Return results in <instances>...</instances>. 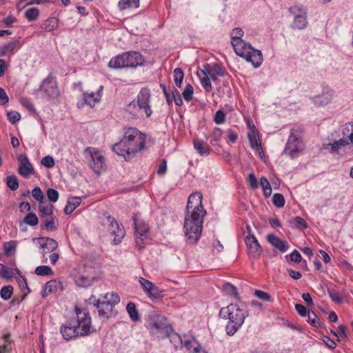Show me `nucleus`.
I'll list each match as a JSON object with an SVG mask.
<instances>
[{"instance_id": "35", "label": "nucleus", "mask_w": 353, "mask_h": 353, "mask_svg": "<svg viewBox=\"0 0 353 353\" xmlns=\"http://www.w3.org/2000/svg\"><path fill=\"white\" fill-rule=\"evenodd\" d=\"M60 286V283L57 280H52L46 283L45 286L43 296H47L49 293L55 292Z\"/></svg>"}, {"instance_id": "20", "label": "nucleus", "mask_w": 353, "mask_h": 353, "mask_svg": "<svg viewBox=\"0 0 353 353\" xmlns=\"http://www.w3.org/2000/svg\"><path fill=\"white\" fill-rule=\"evenodd\" d=\"M91 157L92 163H90V166L95 173L99 174L101 170L105 167V158L98 151L92 152Z\"/></svg>"}, {"instance_id": "59", "label": "nucleus", "mask_w": 353, "mask_h": 353, "mask_svg": "<svg viewBox=\"0 0 353 353\" xmlns=\"http://www.w3.org/2000/svg\"><path fill=\"white\" fill-rule=\"evenodd\" d=\"M329 296L334 302L341 303L342 302V297L340 294L336 290H329Z\"/></svg>"}, {"instance_id": "14", "label": "nucleus", "mask_w": 353, "mask_h": 353, "mask_svg": "<svg viewBox=\"0 0 353 353\" xmlns=\"http://www.w3.org/2000/svg\"><path fill=\"white\" fill-rule=\"evenodd\" d=\"M148 323L150 329L159 330L166 327V319L156 311L150 313Z\"/></svg>"}, {"instance_id": "4", "label": "nucleus", "mask_w": 353, "mask_h": 353, "mask_svg": "<svg viewBox=\"0 0 353 353\" xmlns=\"http://www.w3.org/2000/svg\"><path fill=\"white\" fill-rule=\"evenodd\" d=\"M219 315L223 319L229 320L225 326V332L228 335L232 336L243 324L248 316V312L243 305L230 303L221 309Z\"/></svg>"}, {"instance_id": "63", "label": "nucleus", "mask_w": 353, "mask_h": 353, "mask_svg": "<svg viewBox=\"0 0 353 353\" xmlns=\"http://www.w3.org/2000/svg\"><path fill=\"white\" fill-rule=\"evenodd\" d=\"M295 309L297 313L301 316H305L308 315V312H310L304 305L301 304H296Z\"/></svg>"}, {"instance_id": "53", "label": "nucleus", "mask_w": 353, "mask_h": 353, "mask_svg": "<svg viewBox=\"0 0 353 353\" xmlns=\"http://www.w3.org/2000/svg\"><path fill=\"white\" fill-rule=\"evenodd\" d=\"M162 292V290H161L157 286L154 285L147 294L150 299H157L161 296Z\"/></svg>"}, {"instance_id": "25", "label": "nucleus", "mask_w": 353, "mask_h": 353, "mask_svg": "<svg viewBox=\"0 0 353 353\" xmlns=\"http://www.w3.org/2000/svg\"><path fill=\"white\" fill-rule=\"evenodd\" d=\"M17 41H12L7 43L0 45V57L12 54L17 48Z\"/></svg>"}, {"instance_id": "44", "label": "nucleus", "mask_w": 353, "mask_h": 353, "mask_svg": "<svg viewBox=\"0 0 353 353\" xmlns=\"http://www.w3.org/2000/svg\"><path fill=\"white\" fill-rule=\"evenodd\" d=\"M198 77L199 78V80L201 81V83L203 86V88L207 91V92H211L212 90V87L210 83V77L207 76H202L200 73L198 74Z\"/></svg>"}, {"instance_id": "30", "label": "nucleus", "mask_w": 353, "mask_h": 353, "mask_svg": "<svg viewBox=\"0 0 353 353\" xmlns=\"http://www.w3.org/2000/svg\"><path fill=\"white\" fill-rule=\"evenodd\" d=\"M126 110L134 117L145 115L144 111H143L142 108H139V105L135 101L130 102L127 105Z\"/></svg>"}, {"instance_id": "16", "label": "nucleus", "mask_w": 353, "mask_h": 353, "mask_svg": "<svg viewBox=\"0 0 353 353\" xmlns=\"http://www.w3.org/2000/svg\"><path fill=\"white\" fill-rule=\"evenodd\" d=\"M248 253L250 256L256 258L260 256L262 250L257 239L254 235H248L245 238Z\"/></svg>"}, {"instance_id": "28", "label": "nucleus", "mask_w": 353, "mask_h": 353, "mask_svg": "<svg viewBox=\"0 0 353 353\" xmlns=\"http://www.w3.org/2000/svg\"><path fill=\"white\" fill-rule=\"evenodd\" d=\"M108 66L114 69H119L122 68H127L125 65V59L124 53L119 54L110 59Z\"/></svg>"}, {"instance_id": "49", "label": "nucleus", "mask_w": 353, "mask_h": 353, "mask_svg": "<svg viewBox=\"0 0 353 353\" xmlns=\"http://www.w3.org/2000/svg\"><path fill=\"white\" fill-rule=\"evenodd\" d=\"M13 292V288L11 285L4 286L1 288L0 292L1 297L3 300H8Z\"/></svg>"}, {"instance_id": "2", "label": "nucleus", "mask_w": 353, "mask_h": 353, "mask_svg": "<svg viewBox=\"0 0 353 353\" xmlns=\"http://www.w3.org/2000/svg\"><path fill=\"white\" fill-rule=\"evenodd\" d=\"M145 136L134 128L125 130L123 139L112 146V150L126 161L134 158L145 147Z\"/></svg>"}, {"instance_id": "7", "label": "nucleus", "mask_w": 353, "mask_h": 353, "mask_svg": "<svg viewBox=\"0 0 353 353\" xmlns=\"http://www.w3.org/2000/svg\"><path fill=\"white\" fill-rule=\"evenodd\" d=\"M75 312L77 319L73 324L80 336H87L96 331L92 325V319L88 312L81 311L78 307L75 308Z\"/></svg>"}, {"instance_id": "27", "label": "nucleus", "mask_w": 353, "mask_h": 353, "mask_svg": "<svg viewBox=\"0 0 353 353\" xmlns=\"http://www.w3.org/2000/svg\"><path fill=\"white\" fill-rule=\"evenodd\" d=\"M59 26V19L56 17H50L46 20L40 26L43 32H51Z\"/></svg>"}, {"instance_id": "11", "label": "nucleus", "mask_w": 353, "mask_h": 353, "mask_svg": "<svg viewBox=\"0 0 353 353\" xmlns=\"http://www.w3.org/2000/svg\"><path fill=\"white\" fill-rule=\"evenodd\" d=\"M107 221L108 222V230L112 236H114V243L117 245L120 243L125 235V231L122 225L118 222L110 215L106 216Z\"/></svg>"}, {"instance_id": "57", "label": "nucleus", "mask_w": 353, "mask_h": 353, "mask_svg": "<svg viewBox=\"0 0 353 353\" xmlns=\"http://www.w3.org/2000/svg\"><path fill=\"white\" fill-rule=\"evenodd\" d=\"M139 283L141 285V286L143 287V288L144 290V292L146 294H148L149 292L150 289L154 285L152 282H150V281H148V280H147V279H144L143 277H140Z\"/></svg>"}, {"instance_id": "64", "label": "nucleus", "mask_w": 353, "mask_h": 353, "mask_svg": "<svg viewBox=\"0 0 353 353\" xmlns=\"http://www.w3.org/2000/svg\"><path fill=\"white\" fill-rule=\"evenodd\" d=\"M323 342L330 349L333 350L336 347V343L327 336H323L321 337Z\"/></svg>"}, {"instance_id": "8", "label": "nucleus", "mask_w": 353, "mask_h": 353, "mask_svg": "<svg viewBox=\"0 0 353 353\" xmlns=\"http://www.w3.org/2000/svg\"><path fill=\"white\" fill-rule=\"evenodd\" d=\"M70 275L75 284L79 288H87L92 285L94 276L91 274V269L86 266H81L72 270Z\"/></svg>"}, {"instance_id": "39", "label": "nucleus", "mask_w": 353, "mask_h": 353, "mask_svg": "<svg viewBox=\"0 0 353 353\" xmlns=\"http://www.w3.org/2000/svg\"><path fill=\"white\" fill-rule=\"evenodd\" d=\"M34 272L39 276H51L53 274L52 268L47 265H40L37 267Z\"/></svg>"}, {"instance_id": "32", "label": "nucleus", "mask_w": 353, "mask_h": 353, "mask_svg": "<svg viewBox=\"0 0 353 353\" xmlns=\"http://www.w3.org/2000/svg\"><path fill=\"white\" fill-rule=\"evenodd\" d=\"M118 7L120 10H124L128 8H137L139 7V0H120Z\"/></svg>"}, {"instance_id": "10", "label": "nucleus", "mask_w": 353, "mask_h": 353, "mask_svg": "<svg viewBox=\"0 0 353 353\" xmlns=\"http://www.w3.org/2000/svg\"><path fill=\"white\" fill-rule=\"evenodd\" d=\"M134 224L136 235V244L139 248L143 247L144 241L148 239V227L137 216H134Z\"/></svg>"}, {"instance_id": "60", "label": "nucleus", "mask_w": 353, "mask_h": 353, "mask_svg": "<svg viewBox=\"0 0 353 353\" xmlns=\"http://www.w3.org/2000/svg\"><path fill=\"white\" fill-rule=\"evenodd\" d=\"M225 119V114L222 110H218L214 115V121L216 124H221L224 123Z\"/></svg>"}, {"instance_id": "58", "label": "nucleus", "mask_w": 353, "mask_h": 353, "mask_svg": "<svg viewBox=\"0 0 353 353\" xmlns=\"http://www.w3.org/2000/svg\"><path fill=\"white\" fill-rule=\"evenodd\" d=\"M7 117L9 121L12 124L16 123L21 119L20 114L18 112L15 111L8 112L7 114Z\"/></svg>"}, {"instance_id": "37", "label": "nucleus", "mask_w": 353, "mask_h": 353, "mask_svg": "<svg viewBox=\"0 0 353 353\" xmlns=\"http://www.w3.org/2000/svg\"><path fill=\"white\" fill-rule=\"evenodd\" d=\"M39 10L37 8H30L25 12V17L29 21H36L39 16Z\"/></svg>"}, {"instance_id": "52", "label": "nucleus", "mask_w": 353, "mask_h": 353, "mask_svg": "<svg viewBox=\"0 0 353 353\" xmlns=\"http://www.w3.org/2000/svg\"><path fill=\"white\" fill-rule=\"evenodd\" d=\"M57 219L54 215L49 216L44 221V225L48 230H55L57 227L55 225V221Z\"/></svg>"}, {"instance_id": "18", "label": "nucleus", "mask_w": 353, "mask_h": 353, "mask_svg": "<svg viewBox=\"0 0 353 353\" xmlns=\"http://www.w3.org/2000/svg\"><path fill=\"white\" fill-rule=\"evenodd\" d=\"M20 165L19 167V173L25 178L28 177L30 175L34 174V169L32 165L29 161L28 157L22 154L19 158Z\"/></svg>"}, {"instance_id": "50", "label": "nucleus", "mask_w": 353, "mask_h": 353, "mask_svg": "<svg viewBox=\"0 0 353 353\" xmlns=\"http://www.w3.org/2000/svg\"><path fill=\"white\" fill-rule=\"evenodd\" d=\"M272 202L277 208H282L285 205V199L281 194L276 193L272 196Z\"/></svg>"}, {"instance_id": "43", "label": "nucleus", "mask_w": 353, "mask_h": 353, "mask_svg": "<svg viewBox=\"0 0 353 353\" xmlns=\"http://www.w3.org/2000/svg\"><path fill=\"white\" fill-rule=\"evenodd\" d=\"M54 206L52 204L44 205L43 203H39V210L42 213L43 216H52Z\"/></svg>"}, {"instance_id": "26", "label": "nucleus", "mask_w": 353, "mask_h": 353, "mask_svg": "<svg viewBox=\"0 0 353 353\" xmlns=\"http://www.w3.org/2000/svg\"><path fill=\"white\" fill-rule=\"evenodd\" d=\"M332 99V91L323 92L314 98V103L319 106H325L329 104Z\"/></svg>"}, {"instance_id": "31", "label": "nucleus", "mask_w": 353, "mask_h": 353, "mask_svg": "<svg viewBox=\"0 0 353 353\" xmlns=\"http://www.w3.org/2000/svg\"><path fill=\"white\" fill-rule=\"evenodd\" d=\"M225 75V71L222 68L220 64L214 63L212 64V72L210 74L211 80L216 81L219 77H223Z\"/></svg>"}, {"instance_id": "1", "label": "nucleus", "mask_w": 353, "mask_h": 353, "mask_svg": "<svg viewBox=\"0 0 353 353\" xmlns=\"http://www.w3.org/2000/svg\"><path fill=\"white\" fill-rule=\"evenodd\" d=\"M202 199L201 192L192 193L189 196L186 205L183 228L185 236L192 243H196L201 236L206 214L202 205Z\"/></svg>"}, {"instance_id": "55", "label": "nucleus", "mask_w": 353, "mask_h": 353, "mask_svg": "<svg viewBox=\"0 0 353 353\" xmlns=\"http://www.w3.org/2000/svg\"><path fill=\"white\" fill-rule=\"evenodd\" d=\"M41 164L47 168H52L54 166L55 161L52 157L48 155L44 157L41 161Z\"/></svg>"}, {"instance_id": "54", "label": "nucleus", "mask_w": 353, "mask_h": 353, "mask_svg": "<svg viewBox=\"0 0 353 353\" xmlns=\"http://www.w3.org/2000/svg\"><path fill=\"white\" fill-rule=\"evenodd\" d=\"M193 92V87L190 84H188L182 93L184 99L187 101H190L192 98Z\"/></svg>"}, {"instance_id": "47", "label": "nucleus", "mask_w": 353, "mask_h": 353, "mask_svg": "<svg viewBox=\"0 0 353 353\" xmlns=\"http://www.w3.org/2000/svg\"><path fill=\"white\" fill-rule=\"evenodd\" d=\"M6 184L11 190H16L19 188V181L15 175H11L6 178Z\"/></svg>"}, {"instance_id": "6", "label": "nucleus", "mask_w": 353, "mask_h": 353, "mask_svg": "<svg viewBox=\"0 0 353 353\" xmlns=\"http://www.w3.org/2000/svg\"><path fill=\"white\" fill-rule=\"evenodd\" d=\"M302 130L301 128H292L284 153L292 159L295 158L303 150Z\"/></svg>"}, {"instance_id": "41", "label": "nucleus", "mask_w": 353, "mask_h": 353, "mask_svg": "<svg viewBox=\"0 0 353 353\" xmlns=\"http://www.w3.org/2000/svg\"><path fill=\"white\" fill-rule=\"evenodd\" d=\"M224 291L229 295L234 296L237 300H240L239 295L237 292V289L235 286L230 283H226L223 285Z\"/></svg>"}, {"instance_id": "22", "label": "nucleus", "mask_w": 353, "mask_h": 353, "mask_svg": "<svg viewBox=\"0 0 353 353\" xmlns=\"http://www.w3.org/2000/svg\"><path fill=\"white\" fill-rule=\"evenodd\" d=\"M103 89V86L101 85L97 92H83V96L85 103L90 107H94L97 103L100 101Z\"/></svg>"}, {"instance_id": "38", "label": "nucleus", "mask_w": 353, "mask_h": 353, "mask_svg": "<svg viewBox=\"0 0 353 353\" xmlns=\"http://www.w3.org/2000/svg\"><path fill=\"white\" fill-rule=\"evenodd\" d=\"M307 317L309 323L313 327H321L322 326L323 323L314 312H308Z\"/></svg>"}, {"instance_id": "45", "label": "nucleus", "mask_w": 353, "mask_h": 353, "mask_svg": "<svg viewBox=\"0 0 353 353\" xmlns=\"http://www.w3.org/2000/svg\"><path fill=\"white\" fill-rule=\"evenodd\" d=\"M23 222L30 226H35L39 223V219L34 213H28L23 219Z\"/></svg>"}, {"instance_id": "3", "label": "nucleus", "mask_w": 353, "mask_h": 353, "mask_svg": "<svg viewBox=\"0 0 353 353\" xmlns=\"http://www.w3.org/2000/svg\"><path fill=\"white\" fill-rule=\"evenodd\" d=\"M231 35V44L235 53L247 61L252 63L254 68H259L263 62L262 53L241 39L243 35V30L240 28H234Z\"/></svg>"}, {"instance_id": "9", "label": "nucleus", "mask_w": 353, "mask_h": 353, "mask_svg": "<svg viewBox=\"0 0 353 353\" xmlns=\"http://www.w3.org/2000/svg\"><path fill=\"white\" fill-rule=\"evenodd\" d=\"M294 16L292 27L294 29L302 30L307 25V8L302 6L295 5L289 9Z\"/></svg>"}, {"instance_id": "61", "label": "nucleus", "mask_w": 353, "mask_h": 353, "mask_svg": "<svg viewBox=\"0 0 353 353\" xmlns=\"http://www.w3.org/2000/svg\"><path fill=\"white\" fill-rule=\"evenodd\" d=\"M254 295L263 301H270V294L264 291L259 290H255Z\"/></svg>"}, {"instance_id": "13", "label": "nucleus", "mask_w": 353, "mask_h": 353, "mask_svg": "<svg viewBox=\"0 0 353 353\" xmlns=\"http://www.w3.org/2000/svg\"><path fill=\"white\" fill-rule=\"evenodd\" d=\"M150 92L148 88H142L137 95V101H136L139 108H142L144 111V114L146 117H150L152 114L150 105Z\"/></svg>"}, {"instance_id": "36", "label": "nucleus", "mask_w": 353, "mask_h": 353, "mask_svg": "<svg viewBox=\"0 0 353 353\" xmlns=\"http://www.w3.org/2000/svg\"><path fill=\"white\" fill-rule=\"evenodd\" d=\"M290 224L293 228L305 229L307 227L305 221L300 216H296L290 221Z\"/></svg>"}, {"instance_id": "33", "label": "nucleus", "mask_w": 353, "mask_h": 353, "mask_svg": "<svg viewBox=\"0 0 353 353\" xmlns=\"http://www.w3.org/2000/svg\"><path fill=\"white\" fill-rule=\"evenodd\" d=\"M126 310L132 321L134 322L139 321L140 317L137 310L136 305L134 303H128L126 306Z\"/></svg>"}, {"instance_id": "5", "label": "nucleus", "mask_w": 353, "mask_h": 353, "mask_svg": "<svg viewBox=\"0 0 353 353\" xmlns=\"http://www.w3.org/2000/svg\"><path fill=\"white\" fill-rule=\"evenodd\" d=\"M342 134L343 137L339 140L323 144V149L340 157L352 155L353 154V122L347 123L342 127Z\"/></svg>"}, {"instance_id": "29", "label": "nucleus", "mask_w": 353, "mask_h": 353, "mask_svg": "<svg viewBox=\"0 0 353 353\" xmlns=\"http://www.w3.org/2000/svg\"><path fill=\"white\" fill-rule=\"evenodd\" d=\"M81 199L80 197L74 196L69 198L68 203L64 208L65 214H71L81 204Z\"/></svg>"}, {"instance_id": "51", "label": "nucleus", "mask_w": 353, "mask_h": 353, "mask_svg": "<svg viewBox=\"0 0 353 353\" xmlns=\"http://www.w3.org/2000/svg\"><path fill=\"white\" fill-rule=\"evenodd\" d=\"M32 195L39 203H44V195L39 187H36L32 190Z\"/></svg>"}, {"instance_id": "46", "label": "nucleus", "mask_w": 353, "mask_h": 353, "mask_svg": "<svg viewBox=\"0 0 353 353\" xmlns=\"http://www.w3.org/2000/svg\"><path fill=\"white\" fill-rule=\"evenodd\" d=\"M105 299H106V301H104L105 303H108L109 304H111L112 307L113 308L115 305L119 303L120 301V297L117 294L115 293H108Z\"/></svg>"}, {"instance_id": "40", "label": "nucleus", "mask_w": 353, "mask_h": 353, "mask_svg": "<svg viewBox=\"0 0 353 353\" xmlns=\"http://www.w3.org/2000/svg\"><path fill=\"white\" fill-rule=\"evenodd\" d=\"M14 276L12 269L0 263V276L3 279H10Z\"/></svg>"}, {"instance_id": "24", "label": "nucleus", "mask_w": 353, "mask_h": 353, "mask_svg": "<svg viewBox=\"0 0 353 353\" xmlns=\"http://www.w3.org/2000/svg\"><path fill=\"white\" fill-rule=\"evenodd\" d=\"M193 145L194 149L201 156H208L210 153L211 148L202 139H194Z\"/></svg>"}, {"instance_id": "21", "label": "nucleus", "mask_w": 353, "mask_h": 353, "mask_svg": "<svg viewBox=\"0 0 353 353\" xmlns=\"http://www.w3.org/2000/svg\"><path fill=\"white\" fill-rule=\"evenodd\" d=\"M267 240L269 243L281 252H285L289 248L287 241L282 240L273 234H268Z\"/></svg>"}, {"instance_id": "19", "label": "nucleus", "mask_w": 353, "mask_h": 353, "mask_svg": "<svg viewBox=\"0 0 353 353\" xmlns=\"http://www.w3.org/2000/svg\"><path fill=\"white\" fill-rule=\"evenodd\" d=\"M94 301L93 302V305L97 307L99 316L104 319H109L113 311L111 304L100 301L99 300H94Z\"/></svg>"}, {"instance_id": "23", "label": "nucleus", "mask_w": 353, "mask_h": 353, "mask_svg": "<svg viewBox=\"0 0 353 353\" xmlns=\"http://www.w3.org/2000/svg\"><path fill=\"white\" fill-rule=\"evenodd\" d=\"M60 332L63 339L67 341L80 336L78 333V330L75 328L74 324L72 322H70L69 325H62L61 327Z\"/></svg>"}, {"instance_id": "17", "label": "nucleus", "mask_w": 353, "mask_h": 353, "mask_svg": "<svg viewBox=\"0 0 353 353\" xmlns=\"http://www.w3.org/2000/svg\"><path fill=\"white\" fill-rule=\"evenodd\" d=\"M125 59V65L127 68H135L141 65L144 63V59L142 55L137 52H124Z\"/></svg>"}, {"instance_id": "42", "label": "nucleus", "mask_w": 353, "mask_h": 353, "mask_svg": "<svg viewBox=\"0 0 353 353\" xmlns=\"http://www.w3.org/2000/svg\"><path fill=\"white\" fill-rule=\"evenodd\" d=\"M260 183L265 196H269L272 193V188L268 180L265 176H262L260 179Z\"/></svg>"}, {"instance_id": "48", "label": "nucleus", "mask_w": 353, "mask_h": 353, "mask_svg": "<svg viewBox=\"0 0 353 353\" xmlns=\"http://www.w3.org/2000/svg\"><path fill=\"white\" fill-rule=\"evenodd\" d=\"M183 72L181 68H175L174 70V83L175 85L180 88L181 86V83L183 79Z\"/></svg>"}, {"instance_id": "62", "label": "nucleus", "mask_w": 353, "mask_h": 353, "mask_svg": "<svg viewBox=\"0 0 353 353\" xmlns=\"http://www.w3.org/2000/svg\"><path fill=\"white\" fill-rule=\"evenodd\" d=\"M222 136V131L219 128H215L210 137L212 138L211 142H218L221 140V137Z\"/></svg>"}, {"instance_id": "15", "label": "nucleus", "mask_w": 353, "mask_h": 353, "mask_svg": "<svg viewBox=\"0 0 353 353\" xmlns=\"http://www.w3.org/2000/svg\"><path fill=\"white\" fill-rule=\"evenodd\" d=\"M39 241L41 253L45 254L55 250L58 247V243L49 237L33 238L32 241Z\"/></svg>"}, {"instance_id": "56", "label": "nucleus", "mask_w": 353, "mask_h": 353, "mask_svg": "<svg viewBox=\"0 0 353 353\" xmlns=\"http://www.w3.org/2000/svg\"><path fill=\"white\" fill-rule=\"evenodd\" d=\"M59 192L53 188H49L47 191V196L50 201L56 202L59 199Z\"/></svg>"}, {"instance_id": "34", "label": "nucleus", "mask_w": 353, "mask_h": 353, "mask_svg": "<svg viewBox=\"0 0 353 353\" xmlns=\"http://www.w3.org/2000/svg\"><path fill=\"white\" fill-rule=\"evenodd\" d=\"M248 139L250 146L254 150H261V144L256 132L253 130L252 133L248 134Z\"/></svg>"}, {"instance_id": "12", "label": "nucleus", "mask_w": 353, "mask_h": 353, "mask_svg": "<svg viewBox=\"0 0 353 353\" xmlns=\"http://www.w3.org/2000/svg\"><path fill=\"white\" fill-rule=\"evenodd\" d=\"M39 90L43 92L44 97L48 99H54L59 94L57 83L51 77H48L42 81Z\"/></svg>"}]
</instances>
